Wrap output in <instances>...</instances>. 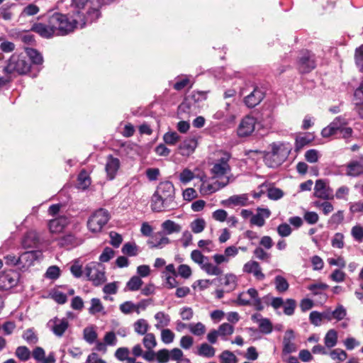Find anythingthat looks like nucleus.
I'll list each match as a JSON object with an SVG mask.
<instances>
[{
    "label": "nucleus",
    "mask_w": 363,
    "mask_h": 363,
    "mask_svg": "<svg viewBox=\"0 0 363 363\" xmlns=\"http://www.w3.org/2000/svg\"><path fill=\"white\" fill-rule=\"evenodd\" d=\"M70 18L67 15L55 12L48 13L47 23H34L28 30H33L42 38H51L54 35H65L74 30L78 26L81 28L86 26V21L83 18L73 17L70 13Z\"/></svg>",
    "instance_id": "1"
},
{
    "label": "nucleus",
    "mask_w": 363,
    "mask_h": 363,
    "mask_svg": "<svg viewBox=\"0 0 363 363\" xmlns=\"http://www.w3.org/2000/svg\"><path fill=\"white\" fill-rule=\"evenodd\" d=\"M151 208L155 212H163L174 210L178 203L175 201V189L172 182H160L151 197Z\"/></svg>",
    "instance_id": "2"
},
{
    "label": "nucleus",
    "mask_w": 363,
    "mask_h": 363,
    "mask_svg": "<svg viewBox=\"0 0 363 363\" xmlns=\"http://www.w3.org/2000/svg\"><path fill=\"white\" fill-rule=\"evenodd\" d=\"M102 4L103 0H72L71 13L73 17L84 18L86 24L92 23L99 18V8Z\"/></svg>",
    "instance_id": "3"
},
{
    "label": "nucleus",
    "mask_w": 363,
    "mask_h": 363,
    "mask_svg": "<svg viewBox=\"0 0 363 363\" xmlns=\"http://www.w3.org/2000/svg\"><path fill=\"white\" fill-rule=\"evenodd\" d=\"M270 147L271 151L266 154L265 162L269 167L276 168L287 159L291 147L289 143L281 142L273 143Z\"/></svg>",
    "instance_id": "4"
},
{
    "label": "nucleus",
    "mask_w": 363,
    "mask_h": 363,
    "mask_svg": "<svg viewBox=\"0 0 363 363\" xmlns=\"http://www.w3.org/2000/svg\"><path fill=\"white\" fill-rule=\"evenodd\" d=\"M24 51L30 62L28 63L24 61V75L28 74L31 77H35L42 69L43 57L38 50L34 48L24 46Z\"/></svg>",
    "instance_id": "5"
},
{
    "label": "nucleus",
    "mask_w": 363,
    "mask_h": 363,
    "mask_svg": "<svg viewBox=\"0 0 363 363\" xmlns=\"http://www.w3.org/2000/svg\"><path fill=\"white\" fill-rule=\"evenodd\" d=\"M82 226L79 223H75L72 225V230L67 233L58 239V245L60 247L68 249L73 248L82 245L84 239L79 235Z\"/></svg>",
    "instance_id": "6"
},
{
    "label": "nucleus",
    "mask_w": 363,
    "mask_h": 363,
    "mask_svg": "<svg viewBox=\"0 0 363 363\" xmlns=\"http://www.w3.org/2000/svg\"><path fill=\"white\" fill-rule=\"evenodd\" d=\"M231 155L229 152H224L221 154L220 158L213 164L211 173L212 174V179H218L222 180V178L229 177L227 176L231 172V167L229 161Z\"/></svg>",
    "instance_id": "7"
},
{
    "label": "nucleus",
    "mask_w": 363,
    "mask_h": 363,
    "mask_svg": "<svg viewBox=\"0 0 363 363\" xmlns=\"http://www.w3.org/2000/svg\"><path fill=\"white\" fill-rule=\"evenodd\" d=\"M110 219L107 210L99 208L94 211L87 220V228L92 233H99Z\"/></svg>",
    "instance_id": "8"
},
{
    "label": "nucleus",
    "mask_w": 363,
    "mask_h": 363,
    "mask_svg": "<svg viewBox=\"0 0 363 363\" xmlns=\"http://www.w3.org/2000/svg\"><path fill=\"white\" fill-rule=\"evenodd\" d=\"M201 180L202 183L199 191L203 196H208L226 186L230 182V177L222 178V180H213L212 177L205 180L201 178Z\"/></svg>",
    "instance_id": "9"
},
{
    "label": "nucleus",
    "mask_w": 363,
    "mask_h": 363,
    "mask_svg": "<svg viewBox=\"0 0 363 363\" xmlns=\"http://www.w3.org/2000/svg\"><path fill=\"white\" fill-rule=\"evenodd\" d=\"M84 273L95 286L101 285L106 280L104 272L98 262H91L87 264L84 268Z\"/></svg>",
    "instance_id": "10"
},
{
    "label": "nucleus",
    "mask_w": 363,
    "mask_h": 363,
    "mask_svg": "<svg viewBox=\"0 0 363 363\" xmlns=\"http://www.w3.org/2000/svg\"><path fill=\"white\" fill-rule=\"evenodd\" d=\"M347 124L348 121L345 117L342 116H337L328 125L321 130V135L323 138H329L334 135Z\"/></svg>",
    "instance_id": "11"
},
{
    "label": "nucleus",
    "mask_w": 363,
    "mask_h": 363,
    "mask_svg": "<svg viewBox=\"0 0 363 363\" xmlns=\"http://www.w3.org/2000/svg\"><path fill=\"white\" fill-rule=\"evenodd\" d=\"M315 67L314 55L308 50L301 53L298 61V68L301 73H308Z\"/></svg>",
    "instance_id": "12"
},
{
    "label": "nucleus",
    "mask_w": 363,
    "mask_h": 363,
    "mask_svg": "<svg viewBox=\"0 0 363 363\" xmlns=\"http://www.w3.org/2000/svg\"><path fill=\"white\" fill-rule=\"evenodd\" d=\"M20 275L15 271L9 270L0 274V290H9L15 286Z\"/></svg>",
    "instance_id": "13"
},
{
    "label": "nucleus",
    "mask_w": 363,
    "mask_h": 363,
    "mask_svg": "<svg viewBox=\"0 0 363 363\" xmlns=\"http://www.w3.org/2000/svg\"><path fill=\"white\" fill-rule=\"evenodd\" d=\"M70 223V218L67 216H60L51 219L48 223V228L52 234H60Z\"/></svg>",
    "instance_id": "14"
},
{
    "label": "nucleus",
    "mask_w": 363,
    "mask_h": 363,
    "mask_svg": "<svg viewBox=\"0 0 363 363\" xmlns=\"http://www.w3.org/2000/svg\"><path fill=\"white\" fill-rule=\"evenodd\" d=\"M48 327L57 337H61L69 327V321L65 318L55 317L48 321Z\"/></svg>",
    "instance_id": "15"
},
{
    "label": "nucleus",
    "mask_w": 363,
    "mask_h": 363,
    "mask_svg": "<svg viewBox=\"0 0 363 363\" xmlns=\"http://www.w3.org/2000/svg\"><path fill=\"white\" fill-rule=\"evenodd\" d=\"M256 119L250 116L244 117L240 121L237 133L239 137H247L251 135L255 128Z\"/></svg>",
    "instance_id": "16"
},
{
    "label": "nucleus",
    "mask_w": 363,
    "mask_h": 363,
    "mask_svg": "<svg viewBox=\"0 0 363 363\" xmlns=\"http://www.w3.org/2000/svg\"><path fill=\"white\" fill-rule=\"evenodd\" d=\"M206 99V94L203 91H194L191 96L184 99L179 106V113H189L191 109L192 102H197Z\"/></svg>",
    "instance_id": "17"
},
{
    "label": "nucleus",
    "mask_w": 363,
    "mask_h": 363,
    "mask_svg": "<svg viewBox=\"0 0 363 363\" xmlns=\"http://www.w3.org/2000/svg\"><path fill=\"white\" fill-rule=\"evenodd\" d=\"M4 71L9 74H23V57L21 54L14 53L10 57Z\"/></svg>",
    "instance_id": "18"
},
{
    "label": "nucleus",
    "mask_w": 363,
    "mask_h": 363,
    "mask_svg": "<svg viewBox=\"0 0 363 363\" xmlns=\"http://www.w3.org/2000/svg\"><path fill=\"white\" fill-rule=\"evenodd\" d=\"M333 191L323 179H318L315 182L314 187V196L325 200L333 199Z\"/></svg>",
    "instance_id": "19"
},
{
    "label": "nucleus",
    "mask_w": 363,
    "mask_h": 363,
    "mask_svg": "<svg viewBox=\"0 0 363 363\" xmlns=\"http://www.w3.org/2000/svg\"><path fill=\"white\" fill-rule=\"evenodd\" d=\"M294 332L292 330H287L283 339L282 357L295 352L297 350V347L294 342Z\"/></svg>",
    "instance_id": "20"
},
{
    "label": "nucleus",
    "mask_w": 363,
    "mask_h": 363,
    "mask_svg": "<svg viewBox=\"0 0 363 363\" xmlns=\"http://www.w3.org/2000/svg\"><path fill=\"white\" fill-rule=\"evenodd\" d=\"M263 91L258 87H254L252 91L244 98V103L248 108H254L264 99Z\"/></svg>",
    "instance_id": "21"
},
{
    "label": "nucleus",
    "mask_w": 363,
    "mask_h": 363,
    "mask_svg": "<svg viewBox=\"0 0 363 363\" xmlns=\"http://www.w3.org/2000/svg\"><path fill=\"white\" fill-rule=\"evenodd\" d=\"M43 259V252L40 250H24V268H28Z\"/></svg>",
    "instance_id": "22"
},
{
    "label": "nucleus",
    "mask_w": 363,
    "mask_h": 363,
    "mask_svg": "<svg viewBox=\"0 0 363 363\" xmlns=\"http://www.w3.org/2000/svg\"><path fill=\"white\" fill-rule=\"evenodd\" d=\"M120 166L121 162L119 159L114 157L111 155L107 157L105 169L108 179L112 180L116 177Z\"/></svg>",
    "instance_id": "23"
},
{
    "label": "nucleus",
    "mask_w": 363,
    "mask_h": 363,
    "mask_svg": "<svg viewBox=\"0 0 363 363\" xmlns=\"http://www.w3.org/2000/svg\"><path fill=\"white\" fill-rule=\"evenodd\" d=\"M242 270L245 273L252 274L257 280L262 281L265 278L259 264L256 261H249L246 262L243 266Z\"/></svg>",
    "instance_id": "24"
},
{
    "label": "nucleus",
    "mask_w": 363,
    "mask_h": 363,
    "mask_svg": "<svg viewBox=\"0 0 363 363\" xmlns=\"http://www.w3.org/2000/svg\"><path fill=\"white\" fill-rule=\"evenodd\" d=\"M197 145V140L194 138H186L179 145V154L182 156H189L194 152Z\"/></svg>",
    "instance_id": "25"
},
{
    "label": "nucleus",
    "mask_w": 363,
    "mask_h": 363,
    "mask_svg": "<svg viewBox=\"0 0 363 363\" xmlns=\"http://www.w3.org/2000/svg\"><path fill=\"white\" fill-rule=\"evenodd\" d=\"M363 174V163L357 160H352L346 164V175L357 177Z\"/></svg>",
    "instance_id": "26"
},
{
    "label": "nucleus",
    "mask_w": 363,
    "mask_h": 363,
    "mask_svg": "<svg viewBox=\"0 0 363 363\" xmlns=\"http://www.w3.org/2000/svg\"><path fill=\"white\" fill-rule=\"evenodd\" d=\"M258 213L253 215L250 219V223L258 227H262L264 225V218H267L270 216V211L267 208H258Z\"/></svg>",
    "instance_id": "27"
},
{
    "label": "nucleus",
    "mask_w": 363,
    "mask_h": 363,
    "mask_svg": "<svg viewBox=\"0 0 363 363\" xmlns=\"http://www.w3.org/2000/svg\"><path fill=\"white\" fill-rule=\"evenodd\" d=\"M40 243V238L35 230H31L24 235V250L37 247Z\"/></svg>",
    "instance_id": "28"
},
{
    "label": "nucleus",
    "mask_w": 363,
    "mask_h": 363,
    "mask_svg": "<svg viewBox=\"0 0 363 363\" xmlns=\"http://www.w3.org/2000/svg\"><path fill=\"white\" fill-rule=\"evenodd\" d=\"M162 229L167 235H171L175 233H179L182 230V226L171 220H167L162 223Z\"/></svg>",
    "instance_id": "29"
},
{
    "label": "nucleus",
    "mask_w": 363,
    "mask_h": 363,
    "mask_svg": "<svg viewBox=\"0 0 363 363\" xmlns=\"http://www.w3.org/2000/svg\"><path fill=\"white\" fill-rule=\"evenodd\" d=\"M155 319L157 323L155 325L157 329H162L168 326L170 323V316L163 311H160L155 313Z\"/></svg>",
    "instance_id": "30"
},
{
    "label": "nucleus",
    "mask_w": 363,
    "mask_h": 363,
    "mask_svg": "<svg viewBox=\"0 0 363 363\" xmlns=\"http://www.w3.org/2000/svg\"><path fill=\"white\" fill-rule=\"evenodd\" d=\"M196 354L201 357L211 358L215 356L216 350L211 345L204 342L198 347Z\"/></svg>",
    "instance_id": "31"
},
{
    "label": "nucleus",
    "mask_w": 363,
    "mask_h": 363,
    "mask_svg": "<svg viewBox=\"0 0 363 363\" xmlns=\"http://www.w3.org/2000/svg\"><path fill=\"white\" fill-rule=\"evenodd\" d=\"M337 342V333L334 329L329 330L325 337H324V343L325 347L328 348L333 347L336 345Z\"/></svg>",
    "instance_id": "32"
},
{
    "label": "nucleus",
    "mask_w": 363,
    "mask_h": 363,
    "mask_svg": "<svg viewBox=\"0 0 363 363\" xmlns=\"http://www.w3.org/2000/svg\"><path fill=\"white\" fill-rule=\"evenodd\" d=\"M217 331L222 340H227V336L231 335L234 333V327L228 323H224L219 325Z\"/></svg>",
    "instance_id": "33"
},
{
    "label": "nucleus",
    "mask_w": 363,
    "mask_h": 363,
    "mask_svg": "<svg viewBox=\"0 0 363 363\" xmlns=\"http://www.w3.org/2000/svg\"><path fill=\"white\" fill-rule=\"evenodd\" d=\"M208 275L219 276L223 274V270L217 265H214L209 262V259L201 268Z\"/></svg>",
    "instance_id": "34"
},
{
    "label": "nucleus",
    "mask_w": 363,
    "mask_h": 363,
    "mask_svg": "<svg viewBox=\"0 0 363 363\" xmlns=\"http://www.w3.org/2000/svg\"><path fill=\"white\" fill-rule=\"evenodd\" d=\"M149 327L150 326L147 321L143 318L138 319L133 324L135 332L140 335L147 334V332L149 330Z\"/></svg>",
    "instance_id": "35"
},
{
    "label": "nucleus",
    "mask_w": 363,
    "mask_h": 363,
    "mask_svg": "<svg viewBox=\"0 0 363 363\" xmlns=\"http://www.w3.org/2000/svg\"><path fill=\"white\" fill-rule=\"evenodd\" d=\"M188 329L191 334L196 336H201L204 335L206 331V326L201 322L189 324Z\"/></svg>",
    "instance_id": "36"
},
{
    "label": "nucleus",
    "mask_w": 363,
    "mask_h": 363,
    "mask_svg": "<svg viewBox=\"0 0 363 363\" xmlns=\"http://www.w3.org/2000/svg\"><path fill=\"white\" fill-rule=\"evenodd\" d=\"M223 284L227 288L226 291H233L237 286V277L233 274H227L225 275Z\"/></svg>",
    "instance_id": "37"
},
{
    "label": "nucleus",
    "mask_w": 363,
    "mask_h": 363,
    "mask_svg": "<svg viewBox=\"0 0 363 363\" xmlns=\"http://www.w3.org/2000/svg\"><path fill=\"white\" fill-rule=\"evenodd\" d=\"M248 201V196L246 194L234 195L228 198V202L235 206H247Z\"/></svg>",
    "instance_id": "38"
},
{
    "label": "nucleus",
    "mask_w": 363,
    "mask_h": 363,
    "mask_svg": "<svg viewBox=\"0 0 363 363\" xmlns=\"http://www.w3.org/2000/svg\"><path fill=\"white\" fill-rule=\"evenodd\" d=\"M169 243V239L165 236H162L160 238H157V236H155L148 241V245L151 248H162L164 245Z\"/></svg>",
    "instance_id": "39"
},
{
    "label": "nucleus",
    "mask_w": 363,
    "mask_h": 363,
    "mask_svg": "<svg viewBox=\"0 0 363 363\" xmlns=\"http://www.w3.org/2000/svg\"><path fill=\"white\" fill-rule=\"evenodd\" d=\"M191 259L201 268L208 259V257L203 255L200 250H194L191 252Z\"/></svg>",
    "instance_id": "40"
},
{
    "label": "nucleus",
    "mask_w": 363,
    "mask_h": 363,
    "mask_svg": "<svg viewBox=\"0 0 363 363\" xmlns=\"http://www.w3.org/2000/svg\"><path fill=\"white\" fill-rule=\"evenodd\" d=\"M275 288L279 293H284L289 289V283L287 280L282 276H277L274 279Z\"/></svg>",
    "instance_id": "41"
},
{
    "label": "nucleus",
    "mask_w": 363,
    "mask_h": 363,
    "mask_svg": "<svg viewBox=\"0 0 363 363\" xmlns=\"http://www.w3.org/2000/svg\"><path fill=\"white\" fill-rule=\"evenodd\" d=\"M104 307L98 298H93L91 299V306L89 308V313L91 315H95L104 311Z\"/></svg>",
    "instance_id": "42"
},
{
    "label": "nucleus",
    "mask_w": 363,
    "mask_h": 363,
    "mask_svg": "<svg viewBox=\"0 0 363 363\" xmlns=\"http://www.w3.org/2000/svg\"><path fill=\"white\" fill-rule=\"evenodd\" d=\"M332 320L335 319L337 321L343 320L347 315L346 308L341 304H339L335 310H331Z\"/></svg>",
    "instance_id": "43"
},
{
    "label": "nucleus",
    "mask_w": 363,
    "mask_h": 363,
    "mask_svg": "<svg viewBox=\"0 0 363 363\" xmlns=\"http://www.w3.org/2000/svg\"><path fill=\"white\" fill-rule=\"evenodd\" d=\"M143 281L138 276L132 277L126 284V287L129 291H134L138 290L143 285Z\"/></svg>",
    "instance_id": "44"
},
{
    "label": "nucleus",
    "mask_w": 363,
    "mask_h": 363,
    "mask_svg": "<svg viewBox=\"0 0 363 363\" xmlns=\"http://www.w3.org/2000/svg\"><path fill=\"white\" fill-rule=\"evenodd\" d=\"M138 252V247L135 243L127 242L122 247V252L128 256H136Z\"/></svg>",
    "instance_id": "45"
},
{
    "label": "nucleus",
    "mask_w": 363,
    "mask_h": 363,
    "mask_svg": "<svg viewBox=\"0 0 363 363\" xmlns=\"http://www.w3.org/2000/svg\"><path fill=\"white\" fill-rule=\"evenodd\" d=\"M195 175L194 172L188 168L184 169L179 175V179L183 184H187L194 179Z\"/></svg>",
    "instance_id": "46"
},
{
    "label": "nucleus",
    "mask_w": 363,
    "mask_h": 363,
    "mask_svg": "<svg viewBox=\"0 0 363 363\" xmlns=\"http://www.w3.org/2000/svg\"><path fill=\"white\" fill-rule=\"evenodd\" d=\"M205 227L206 221L203 218H196L190 224V228L194 233H201L204 230Z\"/></svg>",
    "instance_id": "47"
},
{
    "label": "nucleus",
    "mask_w": 363,
    "mask_h": 363,
    "mask_svg": "<svg viewBox=\"0 0 363 363\" xmlns=\"http://www.w3.org/2000/svg\"><path fill=\"white\" fill-rule=\"evenodd\" d=\"M143 343L147 350H152L157 345L155 336L153 333H147L143 340Z\"/></svg>",
    "instance_id": "48"
},
{
    "label": "nucleus",
    "mask_w": 363,
    "mask_h": 363,
    "mask_svg": "<svg viewBox=\"0 0 363 363\" xmlns=\"http://www.w3.org/2000/svg\"><path fill=\"white\" fill-rule=\"evenodd\" d=\"M164 142L169 145H174L180 140L179 135L176 132H167L163 135Z\"/></svg>",
    "instance_id": "49"
},
{
    "label": "nucleus",
    "mask_w": 363,
    "mask_h": 363,
    "mask_svg": "<svg viewBox=\"0 0 363 363\" xmlns=\"http://www.w3.org/2000/svg\"><path fill=\"white\" fill-rule=\"evenodd\" d=\"M84 339L89 344L94 343L97 339V333L95 330L91 328H85L83 331Z\"/></svg>",
    "instance_id": "50"
},
{
    "label": "nucleus",
    "mask_w": 363,
    "mask_h": 363,
    "mask_svg": "<svg viewBox=\"0 0 363 363\" xmlns=\"http://www.w3.org/2000/svg\"><path fill=\"white\" fill-rule=\"evenodd\" d=\"M284 313L286 315H292L296 306V303L294 299L287 298L283 304Z\"/></svg>",
    "instance_id": "51"
},
{
    "label": "nucleus",
    "mask_w": 363,
    "mask_h": 363,
    "mask_svg": "<svg viewBox=\"0 0 363 363\" xmlns=\"http://www.w3.org/2000/svg\"><path fill=\"white\" fill-rule=\"evenodd\" d=\"M78 184L80 188L86 189L91 184V180L86 172L82 171L78 176Z\"/></svg>",
    "instance_id": "52"
},
{
    "label": "nucleus",
    "mask_w": 363,
    "mask_h": 363,
    "mask_svg": "<svg viewBox=\"0 0 363 363\" xmlns=\"http://www.w3.org/2000/svg\"><path fill=\"white\" fill-rule=\"evenodd\" d=\"M329 288V286L325 283H315L308 286V289L311 291L313 295L321 294L323 291Z\"/></svg>",
    "instance_id": "53"
},
{
    "label": "nucleus",
    "mask_w": 363,
    "mask_h": 363,
    "mask_svg": "<svg viewBox=\"0 0 363 363\" xmlns=\"http://www.w3.org/2000/svg\"><path fill=\"white\" fill-rule=\"evenodd\" d=\"M351 235L353 239L361 243L363 242V227L360 225H356L351 229Z\"/></svg>",
    "instance_id": "54"
},
{
    "label": "nucleus",
    "mask_w": 363,
    "mask_h": 363,
    "mask_svg": "<svg viewBox=\"0 0 363 363\" xmlns=\"http://www.w3.org/2000/svg\"><path fill=\"white\" fill-rule=\"evenodd\" d=\"M329 354L332 359L338 360L339 362H343L347 357L346 352L339 348L330 351Z\"/></svg>",
    "instance_id": "55"
},
{
    "label": "nucleus",
    "mask_w": 363,
    "mask_h": 363,
    "mask_svg": "<svg viewBox=\"0 0 363 363\" xmlns=\"http://www.w3.org/2000/svg\"><path fill=\"white\" fill-rule=\"evenodd\" d=\"M220 359L221 363H236L237 357L236 356L229 350L223 351L220 355Z\"/></svg>",
    "instance_id": "56"
},
{
    "label": "nucleus",
    "mask_w": 363,
    "mask_h": 363,
    "mask_svg": "<svg viewBox=\"0 0 363 363\" xmlns=\"http://www.w3.org/2000/svg\"><path fill=\"white\" fill-rule=\"evenodd\" d=\"M259 328L261 333L264 334H269L272 332L273 326L269 319L264 318L259 323Z\"/></svg>",
    "instance_id": "57"
},
{
    "label": "nucleus",
    "mask_w": 363,
    "mask_h": 363,
    "mask_svg": "<svg viewBox=\"0 0 363 363\" xmlns=\"http://www.w3.org/2000/svg\"><path fill=\"white\" fill-rule=\"evenodd\" d=\"M60 275V269L57 266L53 265L48 268L45 277L52 280L57 279Z\"/></svg>",
    "instance_id": "58"
},
{
    "label": "nucleus",
    "mask_w": 363,
    "mask_h": 363,
    "mask_svg": "<svg viewBox=\"0 0 363 363\" xmlns=\"http://www.w3.org/2000/svg\"><path fill=\"white\" fill-rule=\"evenodd\" d=\"M267 196L269 199L276 201L283 197L284 192L279 188L271 187L268 189Z\"/></svg>",
    "instance_id": "59"
},
{
    "label": "nucleus",
    "mask_w": 363,
    "mask_h": 363,
    "mask_svg": "<svg viewBox=\"0 0 363 363\" xmlns=\"http://www.w3.org/2000/svg\"><path fill=\"white\" fill-rule=\"evenodd\" d=\"M344 235L341 233H336L331 240V245L333 247L342 249L344 247Z\"/></svg>",
    "instance_id": "60"
},
{
    "label": "nucleus",
    "mask_w": 363,
    "mask_h": 363,
    "mask_svg": "<svg viewBox=\"0 0 363 363\" xmlns=\"http://www.w3.org/2000/svg\"><path fill=\"white\" fill-rule=\"evenodd\" d=\"M320 155L317 150L311 149L306 152L305 159L310 163H315L318 161Z\"/></svg>",
    "instance_id": "61"
},
{
    "label": "nucleus",
    "mask_w": 363,
    "mask_h": 363,
    "mask_svg": "<svg viewBox=\"0 0 363 363\" xmlns=\"http://www.w3.org/2000/svg\"><path fill=\"white\" fill-rule=\"evenodd\" d=\"M355 63L361 72H363V45L355 50Z\"/></svg>",
    "instance_id": "62"
},
{
    "label": "nucleus",
    "mask_w": 363,
    "mask_h": 363,
    "mask_svg": "<svg viewBox=\"0 0 363 363\" xmlns=\"http://www.w3.org/2000/svg\"><path fill=\"white\" fill-rule=\"evenodd\" d=\"M174 334L169 329H162L161 332V340L164 344H170L174 341Z\"/></svg>",
    "instance_id": "63"
},
{
    "label": "nucleus",
    "mask_w": 363,
    "mask_h": 363,
    "mask_svg": "<svg viewBox=\"0 0 363 363\" xmlns=\"http://www.w3.org/2000/svg\"><path fill=\"white\" fill-rule=\"evenodd\" d=\"M303 219L309 225H314L318 223L319 216L314 211H306L303 215Z\"/></svg>",
    "instance_id": "64"
}]
</instances>
